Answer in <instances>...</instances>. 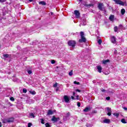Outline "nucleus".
Segmentation results:
<instances>
[{
    "instance_id": "1",
    "label": "nucleus",
    "mask_w": 127,
    "mask_h": 127,
    "mask_svg": "<svg viewBox=\"0 0 127 127\" xmlns=\"http://www.w3.org/2000/svg\"><path fill=\"white\" fill-rule=\"evenodd\" d=\"M67 44L69 46H71V47H75L76 45V42L75 41L71 40L67 42Z\"/></svg>"
},
{
    "instance_id": "2",
    "label": "nucleus",
    "mask_w": 127,
    "mask_h": 127,
    "mask_svg": "<svg viewBox=\"0 0 127 127\" xmlns=\"http://www.w3.org/2000/svg\"><path fill=\"white\" fill-rule=\"evenodd\" d=\"M98 9L99 10H105V8L104 7L103 3H99L98 5Z\"/></svg>"
},
{
    "instance_id": "3",
    "label": "nucleus",
    "mask_w": 127,
    "mask_h": 127,
    "mask_svg": "<svg viewBox=\"0 0 127 127\" xmlns=\"http://www.w3.org/2000/svg\"><path fill=\"white\" fill-rule=\"evenodd\" d=\"M117 4H120L121 5H125V3L126 2H123L122 0H113Z\"/></svg>"
},
{
    "instance_id": "4",
    "label": "nucleus",
    "mask_w": 127,
    "mask_h": 127,
    "mask_svg": "<svg viewBox=\"0 0 127 127\" xmlns=\"http://www.w3.org/2000/svg\"><path fill=\"white\" fill-rule=\"evenodd\" d=\"M106 110V112H107V115L109 117L112 115V109L110 107H107L105 109Z\"/></svg>"
},
{
    "instance_id": "5",
    "label": "nucleus",
    "mask_w": 127,
    "mask_h": 127,
    "mask_svg": "<svg viewBox=\"0 0 127 127\" xmlns=\"http://www.w3.org/2000/svg\"><path fill=\"white\" fill-rule=\"evenodd\" d=\"M60 120V118H56L55 116H53L52 119H51L52 122H53V123H57L58 121Z\"/></svg>"
},
{
    "instance_id": "6",
    "label": "nucleus",
    "mask_w": 127,
    "mask_h": 127,
    "mask_svg": "<svg viewBox=\"0 0 127 127\" xmlns=\"http://www.w3.org/2000/svg\"><path fill=\"white\" fill-rule=\"evenodd\" d=\"M79 42L80 43H85L86 42V38L85 37H81V38L79 40Z\"/></svg>"
},
{
    "instance_id": "7",
    "label": "nucleus",
    "mask_w": 127,
    "mask_h": 127,
    "mask_svg": "<svg viewBox=\"0 0 127 127\" xmlns=\"http://www.w3.org/2000/svg\"><path fill=\"white\" fill-rule=\"evenodd\" d=\"M74 14L76 18H79V17H80V12H79V11L75 10L74 11Z\"/></svg>"
},
{
    "instance_id": "8",
    "label": "nucleus",
    "mask_w": 127,
    "mask_h": 127,
    "mask_svg": "<svg viewBox=\"0 0 127 127\" xmlns=\"http://www.w3.org/2000/svg\"><path fill=\"white\" fill-rule=\"evenodd\" d=\"M64 99L65 103H69V101H70V99H69V97L67 95H65L64 97Z\"/></svg>"
},
{
    "instance_id": "9",
    "label": "nucleus",
    "mask_w": 127,
    "mask_h": 127,
    "mask_svg": "<svg viewBox=\"0 0 127 127\" xmlns=\"http://www.w3.org/2000/svg\"><path fill=\"white\" fill-rule=\"evenodd\" d=\"M111 42L114 44L117 43V41H116V37H115V36H111Z\"/></svg>"
},
{
    "instance_id": "10",
    "label": "nucleus",
    "mask_w": 127,
    "mask_h": 127,
    "mask_svg": "<svg viewBox=\"0 0 127 127\" xmlns=\"http://www.w3.org/2000/svg\"><path fill=\"white\" fill-rule=\"evenodd\" d=\"M103 124H110L111 123V120L106 119L103 121Z\"/></svg>"
},
{
    "instance_id": "11",
    "label": "nucleus",
    "mask_w": 127,
    "mask_h": 127,
    "mask_svg": "<svg viewBox=\"0 0 127 127\" xmlns=\"http://www.w3.org/2000/svg\"><path fill=\"white\" fill-rule=\"evenodd\" d=\"M97 68L99 73H102V66L101 65H97Z\"/></svg>"
},
{
    "instance_id": "12",
    "label": "nucleus",
    "mask_w": 127,
    "mask_h": 127,
    "mask_svg": "<svg viewBox=\"0 0 127 127\" xmlns=\"http://www.w3.org/2000/svg\"><path fill=\"white\" fill-rule=\"evenodd\" d=\"M7 120L8 123H12V122H13L14 119H13V117H11L10 118L7 119Z\"/></svg>"
},
{
    "instance_id": "13",
    "label": "nucleus",
    "mask_w": 127,
    "mask_h": 127,
    "mask_svg": "<svg viewBox=\"0 0 127 127\" xmlns=\"http://www.w3.org/2000/svg\"><path fill=\"white\" fill-rule=\"evenodd\" d=\"M115 18V16L114 15H112L109 17V19L111 21H114V19Z\"/></svg>"
},
{
    "instance_id": "14",
    "label": "nucleus",
    "mask_w": 127,
    "mask_h": 127,
    "mask_svg": "<svg viewBox=\"0 0 127 127\" xmlns=\"http://www.w3.org/2000/svg\"><path fill=\"white\" fill-rule=\"evenodd\" d=\"M53 114V111H52V110H49L48 112L47 113V116H50L51 115Z\"/></svg>"
},
{
    "instance_id": "15",
    "label": "nucleus",
    "mask_w": 127,
    "mask_h": 127,
    "mask_svg": "<svg viewBox=\"0 0 127 127\" xmlns=\"http://www.w3.org/2000/svg\"><path fill=\"white\" fill-rule=\"evenodd\" d=\"M109 62H110L109 60H106L103 61V64H108Z\"/></svg>"
},
{
    "instance_id": "16",
    "label": "nucleus",
    "mask_w": 127,
    "mask_h": 127,
    "mask_svg": "<svg viewBox=\"0 0 127 127\" xmlns=\"http://www.w3.org/2000/svg\"><path fill=\"white\" fill-rule=\"evenodd\" d=\"M39 4H41L42 5H46V2L44 1H41L39 2Z\"/></svg>"
},
{
    "instance_id": "17",
    "label": "nucleus",
    "mask_w": 127,
    "mask_h": 127,
    "mask_svg": "<svg viewBox=\"0 0 127 127\" xmlns=\"http://www.w3.org/2000/svg\"><path fill=\"white\" fill-rule=\"evenodd\" d=\"M30 118L31 119H34L35 118V116H34V114L33 113H30L29 114Z\"/></svg>"
},
{
    "instance_id": "18",
    "label": "nucleus",
    "mask_w": 127,
    "mask_h": 127,
    "mask_svg": "<svg viewBox=\"0 0 127 127\" xmlns=\"http://www.w3.org/2000/svg\"><path fill=\"white\" fill-rule=\"evenodd\" d=\"M2 123L3 124H7V123H8L7 121V119H3L2 120Z\"/></svg>"
},
{
    "instance_id": "19",
    "label": "nucleus",
    "mask_w": 127,
    "mask_h": 127,
    "mask_svg": "<svg viewBox=\"0 0 127 127\" xmlns=\"http://www.w3.org/2000/svg\"><path fill=\"white\" fill-rule=\"evenodd\" d=\"M29 93H30V94H31V95H36V92L34 90L29 91Z\"/></svg>"
},
{
    "instance_id": "20",
    "label": "nucleus",
    "mask_w": 127,
    "mask_h": 127,
    "mask_svg": "<svg viewBox=\"0 0 127 127\" xmlns=\"http://www.w3.org/2000/svg\"><path fill=\"white\" fill-rule=\"evenodd\" d=\"M89 111H90V108L88 107L85 108V109L83 110V112H89Z\"/></svg>"
},
{
    "instance_id": "21",
    "label": "nucleus",
    "mask_w": 127,
    "mask_h": 127,
    "mask_svg": "<svg viewBox=\"0 0 127 127\" xmlns=\"http://www.w3.org/2000/svg\"><path fill=\"white\" fill-rule=\"evenodd\" d=\"M113 115L114 116H115V117H116V118H118L119 116H120V114L118 113H114L113 114Z\"/></svg>"
},
{
    "instance_id": "22",
    "label": "nucleus",
    "mask_w": 127,
    "mask_h": 127,
    "mask_svg": "<svg viewBox=\"0 0 127 127\" xmlns=\"http://www.w3.org/2000/svg\"><path fill=\"white\" fill-rule=\"evenodd\" d=\"M4 58H8L9 57V55L8 54H5L3 55Z\"/></svg>"
},
{
    "instance_id": "23",
    "label": "nucleus",
    "mask_w": 127,
    "mask_h": 127,
    "mask_svg": "<svg viewBox=\"0 0 127 127\" xmlns=\"http://www.w3.org/2000/svg\"><path fill=\"white\" fill-rule=\"evenodd\" d=\"M125 12H126V10H125V9H121V13L122 15L125 14Z\"/></svg>"
},
{
    "instance_id": "24",
    "label": "nucleus",
    "mask_w": 127,
    "mask_h": 127,
    "mask_svg": "<svg viewBox=\"0 0 127 127\" xmlns=\"http://www.w3.org/2000/svg\"><path fill=\"white\" fill-rule=\"evenodd\" d=\"M45 127H51V125H50V124H49V123H47L45 124Z\"/></svg>"
},
{
    "instance_id": "25",
    "label": "nucleus",
    "mask_w": 127,
    "mask_h": 127,
    "mask_svg": "<svg viewBox=\"0 0 127 127\" xmlns=\"http://www.w3.org/2000/svg\"><path fill=\"white\" fill-rule=\"evenodd\" d=\"M121 122L123 124H127V122H126V120L125 119H122Z\"/></svg>"
},
{
    "instance_id": "26",
    "label": "nucleus",
    "mask_w": 127,
    "mask_h": 127,
    "mask_svg": "<svg viewBox=\"0 0 127 127\" xmlns=\"http://www.w3.org/2000/svg\"><path fill=\"white\" fill-rule=\"evenodd\" d=\"M102 40H101V39L98 40V44H99V45H101V44H102Z\"/></svg>"
},
{
    "instance_id": "27",
    "label": "nucleus",
    "mask_w": 127,
    "mask_h": 127,
    "mask_svg": "<svg viewBox=\"0 0 127 127\" xmlns=\"http://www.w3.org/2000/svg\"><path fill=\"white\" fill-rule=\"evenodd\" d=\"M81 37H84V32H80V33Z\"/></svg>"
},
{
    "instance_id": "28",
    "label": "nucleus",
    "mask_w": 127,
    "mask_h": 127,
    "mask_svg": "<svg viewBox=\"0 0 127 127\" xmlns=\"http://www.w3.org/2000/svg\"><path fill=\"white\" fill-rule=\"evenodd\" d=\"M68 75H69V76H72V75H73V70H71V71L69 72Z\"/></svg>"
},
{
    "instance_id": "29",
    "label": "nucleus",
    "mask_w": 127,
    "mask_h": 127,
    "mask_svg": "<svg viewBox=\"0 0 127 127\" xmlns=\"http://www.w3.org/2000/svg\"><path fill=\"white\" fill-rule=\"evenodd\" d=\"M114 31H115V32H117V31H118V26H115V27H114Z\"/></svg>"
},
{
    "instance_id": "30",
    "label": "nucleus",
    "mask_w": 127,
    "mask_h": 127,
    "mask_svg": "<svg viewBox=\"0 0 127 127\" xmlns=\"http://www.w3.org/2000/svg\"><path fill=\"white\" fill-rule=\"evenodd\" d=\"M74 84H75V85H80V82L75 81H74Z\"/></svg>"
},
{
    "instance_id": "31",
    "label": "nucleus",
    "mask_w": 127,
    "mask_h": 127,
    "mask_svg": "<svg viewBox=\"0 0 127 127\" xmlns=\"http://www.w3.org/2000/svg\"><path fill=\"white\" fill-rule=\"evenodd\" d=\"M27 92V90H26V88H24V89H23V93H26Z\"/></svg>"
},
{
    "instance_id": "32",
    "label": "nucleus",
    "mask_w": 127,
    "mask_h": 127,
    "mask_svg": "<svg viewBox=\"0 0 127 127\" xmlns=\"http://www.w3.org/2000/svg\"><path fill=\"white\" fill-rule=\"evenodd\" d=\"M10 101H12V102H14V98L13 97H11L10 98Z\"/></svg>"
},
{
    "instance_id": "33",
    "label": "nucleus",
    "mask_w": 127,
    "mask_h": 127,
    "mask_svg": "<svg viewBox=\"0 0 127 127\" xmlns=\"http://www.w3.org/2000/svg\"><path fill=\"white\" fill-rule=\"evenodd\" d=\"M85 6H92V4H85Z\"/></svg>"
},
{
    "instance_id": "34",
    "label": "nucleus",
    "mask_w": 127,
    "mask_h": 127,
    "mask_svg": "<svg viewBox=\"0 0 127 127\" xmlns=\"http://www.w3.org/2000/svg\"><path fill=\"white\" fill-rule=\"evenodd\" d=\"M41 124H42L43 125H44V120L41 119Z\"/></svg>"
},
{
    "instance_id": "35",
    "label": "nucleus",
    "mask_w": 127,
    "mask_h": 127,
    "mask_svg": "<svg viewBox=\"0 0 127 127\" xmlns=\"http://www.w3.org/2000/svg\"><path fill=\"white\" fill-rule=\"evenodd\" d=\"M92 114H97V111L96 110L92 111Z\"/></svg>"
},
{
    "instance_id": "36",
    "label": "nucleus",
    "mask_w": 127,
    "mask_h": 127,
    "mask_svg": "<svg viewBox=\"0 0 127 127\" xmlns=\"http://www.w3.org/2000/svg\"><path fill=\"white\" fill-rule=\"evenodd\" d=\"M31 126H32V124L31 123L28 124V127H31Z\"/></svg>"
},
{
    "instance_id": "37",
    "label": "nucleus",
    "mask_w": 127,
    "mask_h": 127,
    "mask_svg": "<svg viewBox=\"0 0 127 127\" xmlns=\"http://www.w3.org/2000/svg\"><path fill=\"white\" fill-rule=\"evenodd\" d=\"M28 74H29V75H30V74H31L32 73V71L29 70H28Z\"/></svg>"
},
{
    "instance_id": "38",
    "label": "nucleus",
    "mask_w": 127,
    "mask_h": 127,
    "mask_svg": "<svg viewBox=\"0 0 127 127\" xmlns=\"http://www.w3.org/2000/svg\"><path fill=\"white\" fill-rule=\"evenodd\" d=\"M51 64H55V61H54V60H52L51 61Z\"/></svg>"
},
{
    "instance_id": "39",
    "label": "nucleus",
    "mask_w": 127,
    "mask_h": 127,
    "mask_svg": "<svg viewBox=\"0 0 127 127\" xmlns=\"http://www.w3.org/2000/svg\"><path fill=\"white\" fill-rule=\"evenodd\" d=\"M6 0H0V2H5Z\"/></svg>"
},
{
    "instance_id": "40",
    "label": "nucleus",
    "mask_w": 127,
    "mask_h": 127,
    "mask_svg": "<svg viewBox=\"0 0 127 127\" xmlns=\"http://www.w3.org/2000/svg\"><path fill=\"white\" fill-rule=\"evenodd\" d=\"M77 105L78 107H80L81 106V103L80 102H78Z\"/></svg>"
},
{
    "instance_id": "41",
    "label": "nucleus",
    "mask_w": 127,
    "mask_h": 127,
    "mask_svg": "<svg viewBox=\"0 0 127 127\" xmlns=\"http://www.w3.org/2000/svg\"><path fill=\"white\" fill-rule=\"evenodd\" d=\"M110 99H111V98H110V97H106V100H107V101H109V100H110Z\"/></svg>"
},
{
    "instance_id": "42",
    "label": "nucleus",
    "mask_w": 127,
    "mask_h": 127,
    "mask_svg": "<svg viewBox=\"0 0 127 127\" xmlns=\"http://www.w3.org/2000/svg\"><path fill=\"white\" fill-rule=\"evenodd\" d=\"M101 91H102L103 92H105L106 91V90L102 88V89H101Z\"/></svg>"
},
{
    "instance_id": "43",
    "label": "nucleus",
    "mask_w": 127,
    "mask_h": 127,
    "mask_svg": "<svg viewBox=\"0 0 127 127\" xmlns=\"http://www.w3.org/2000/svg\"><path fill=\"white\" fill-rule=\"evenodd\" d=\"M57 86H58L57 83H56L54 85V87H56Z\"/></svg>"
},
{
    "instance_id": "44",
    "label": "nucleus",
    "mask_w": 127,
    "mask_h": 127,
    "mask_svg": "<svg viewBox=\"0 0 127 127\" xmlns=\"http://www.w3.org/2000/svg\"><path fill=\"white\" fill-rule=\"evenodd\" d=\"M66 117H70V113L69 112L66 114Z\"/></svg>"
},
{
    "instance_id": "45",
    "label": "nucleus",
    "mask_w": 127,
    "mask_h": 127,
    "mask_svg": "<svg viewBox=\"0 0 127 127\" xmlns=\"http://www.w3.org/2000/svg\"><path fill=\"white\" fill-rule=\"evenodd\" d=\"M76 91L77 92H78V93H81V90H79V89H76Z\"/></svg>"
},
{
    "instance_id": "46",
    "label": "nucleus",
    "mask_w": 127,
    "mask_h": 127,
    "mask_svg": "<svg viewBox=\"0 0 127 127\" xmlns=\"http://www.w3.org/2000/svg\"><path fill=\"white\" fill-rule=\"evenodd\" d=\"M122 27H123V25H120L119 26V28H122Z\"/></svg>"
},
{
    "instance_id": "47",
    "label": "nucleus",
    "mask_w": 127,
    "mask_h": 127,
    "mask_svg": "<svg viewBox=\"0 0 127 127\" xmlns=\"http://www.w3.org/2000/svg\"><path fill=\"white\" fill-rule=\"evenodd\" d=\"M71 98L72 100H76V99H75L74 96H71Z\"/></svg>"
},
{
    "instance_id": "48",
    "label": "nucleus",
    "mask_w": 127,
    "mask_h": 127,
    "mask_svg": "<svg viewBox=\"0 0 127 127\" xmlns=\"http://www.w3.org/2000/svg\"><path fill=\"white\" fill-rule=\"evenodd\" d=\"M75 100H79V95L76 96V99H75Z\"/></svg>"
},
{
    "instance_id": "49",
    "label": "nucleus",
    "mask_w": 127,
    "mask_h": 127,
    "mask_svg": "<svg viewBox=\"0 0 127 127\" xmlns=\"http://www.w3.org/2000/svg\"><path fill=\"white\" fill-rule=\"evenodd\" d=\"M123 109H124V110H125V111H127V107H124Z\"/></svg>"
},
{
    "instance_id": "50",
    "label": "nucleus",
    "mask_w": 127,
    "mask_h": 127,
    "mask_svg": "<svg viewBox=\"0 0 127 127\" xmlns=\"http://www.w3.org/2000/svg\"><path fill=\"white\" fill-rule=\"evenodd\" d=\"M58 90H59V88H58H58H57L56 89V92L58 91Z\"/></svg>"
},
{
    "instance_id": "51",
    "label": "nucleus",
    "mask_w": 127,
    "mask_h": 127,
    "mask_svg": "<svg viewBox=\"0 0 127 127\" xmlns=\"http://www.w3.org/2000/svg\"><path fill=\"white\" fill-rule=\"evenodd\" d=\"M2 125H1V122H0V127H1Z\"/></svg>"
},
{
    "instance_id": "52",
    "label": "nucleus",
    "mask_w": 127,
    "mask_h": 127,
    "mask_svg": "<svg viewBox=\"0 0 127 127\" xmlns=\"http://www.w3.org/2000/svg\"><path fill=\"white\" fill-rule=\"evenodd\" d=\"M73 96H75V92H73Z\"/></svg>"
},
{
    "instance_id": "53",
    "label": "nucleus",
    "mask_w": 127,
    "mask_h": 127,
    "mask_svg": "<svg viewBox=\"0 0 127 127\" xmlns=\"http://www.w3.org/2000/svg\"><path fill=\"white\" fill-rule=\"evenodd\" d=\"M29 1H30V2L32 1V0H28Z\"/></svg>"
},
{
    "instance_id": "54",
    "label": "nucleus",
    "mask_w": 127,
    "mask_h": 127,
    "mask_svg": "<svg viewBox=\"0 0 127 127\" xmlns=\"http://www.w3.org/2000/svg\"><path fill=\"white\" fill-rule=\"evenodd\" d=\"M51 14H53V12H51Z\"/></svg>"
},
{
    "instance_id": "55",
    "label": "nucleus",
    "mask_w": 127,
    "mask_h": 127,
    "mask_svg": "<svg viewBox=\"0 0 127 127\" xmlns=\"http://www.w3.org/2000/svg\"><path fill=\"white\" fill-rule=\"evenodd\" d=\"M79 0V1H82V0Z\"/></svg>"
}]
</instances>
